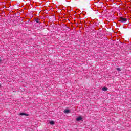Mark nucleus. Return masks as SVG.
<instances>
[{"label": "nucleus", "mask_w": 131, "mask_h": 131, "mask_svg": "<svg viewBox=\"0 0 131 131\" xmlns=\"http://www.w3.org/2000/svg\"><path fill=\"white\" fill-rule=\"evenodd\" d=\"M119 21H120V22H121V23H125V22H126V21H127V19L125 18L120 17Z\"/></svg>", "instance_id": "1"}, {"label": "nucleus", "mask_w": 131, "mask_h": 131, "mask_svg": "<svg viewBox=\"0 0 131 131\" xmlns=\"http://www.w3.org/2000/svg\"><path fill=\"white\" fill-rule=\"evenodd\" d=\"M82 120V118H81V117H78L76 118L77 121H79Z\"/></svg>", "instance_id": "2"}, {"label": "nucleus", "mask_w": 131, "mask_h": 131, "mask_svg": "<svg viewBox=\"0 0 131 131\" xmlns=\"http://www.w3.org/2000/svg\"><path fill=\"white\" fill-rule=\"evenodd\" d=\"M108 90V88L107 87H103L102 88V91H103V92H106V91Z\"/></svg>", "instance_id": "3"}, {"label": "nucleus", "mask_w": 131, "mask_h": 131, "mask_svg": "<svg viewBox=\"0 0 131 131\" xmlns=\"http://www.w3.org/2000/svg\"><path fill=\"white\" fill-rule=\"evenodd\" d=\"M34 21L35 22H36V23H39V19H38V18H35Z\"/></svg>", "instance_id": "4"}, {"label": "nucleus", "mask_w": 131, "mask_h": 131, "mask_svg": "<svg viewBox=\"0 0 131 131\" xmlns=\"http://www.w3.org/2000/svg\"><path fill=\"white\" fill-rule=\"evenodd\" d=\"M69 110H64V113H69Z\"/></svg>", "instance_id": "5"}, {"label": "nucleus", "mask_w": 131, "mask_h": 131, "mask_svg": "<svg viewBox=\"0 0 131 131\" xmlns=\"http://www.w3.org/2000/svg\"><path fill=\"white\" fill-rule=\"evenodd\" d=\"M20 115H26V116H27L28 115L24 113H21L20 114Z\"/></svg>", "instance_id": "6"}, {"label": "nucleus", "mask_w": 131, "mask_h": 131, "mask_svg": "<svg viewBox=\"0 0 131 131\" xmlns=\"http://www.w3.org/2000/svg\"><path fill=\"white\" fill-rule=\"evenodd\" d=\"M50 124H51L52 125L55 124V122L53 121H51L50 122Z\"/></svg>", "instance_id": "7"}, {"label": "nucleus", "mask_w": 131, "mask_h": 131, "mask_svg": "<svg viewBox=\"0 0 131 131\" xmlns=\"http://www.w3.org/2000/svg\"><path fill=\"white\" fill-rule=\"evenodd\" d=\"M117 71H121V70L120 69V68H117Z\"/></svg>", "instance_id": "8"}, {"label": "nucleus", "mask_w": 131, "mask_h": 131, "mask_svg": "<svg viewBox=\"0 0 131 131\" xmlns=\"http://www.w3.org/2000/svg\"><path fill=\"white\" fill-rule=\"evenodd\" d=\"M2 59L0 58V63H2Z\"/></svg>", "instance_id": "9"}]
</instances>
